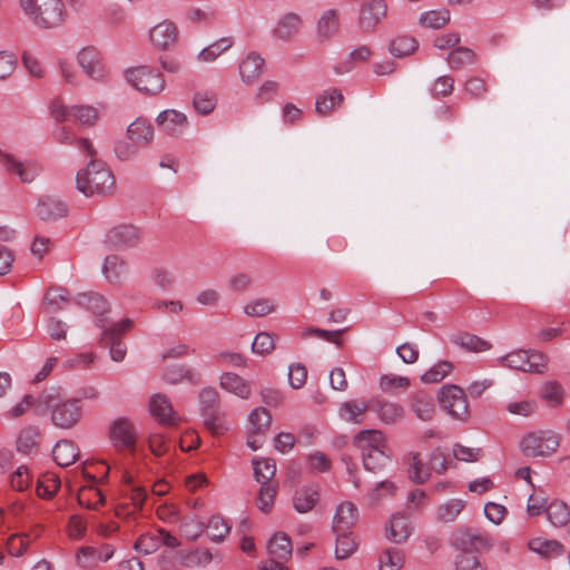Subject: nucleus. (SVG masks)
Instances as JSON below:
<instances>
[{
	"label": "nucleus",
	"instance_id": "obj_1",
	"mask_svg": "<svg viewBox=\"0 0 570 570\" xmlns=\"http://www.w3.org/2000/svg\"><path fill=\"white\" fill-rule=\"evenodd\" d=\"M77 189L87 197H108L116 190L111 169L101 159H90L76 176Z\"/></svg>",
	"mask_w": 570,
	"mask_h": 570
},
{
	"label": "nucleus",
	"instance_id": "obj_2",
	"mask_svg": "<svg viewBox=\"0 0 570 570\" xmlns=\"http://www.w3.org/2000/svg\"><path fill=\"white\" fill-rule=\"evenodd\" d=\"M353 445L361 452L366 471L377 473L390 462L391 454L384 434L379 430H362L353 439Z\"/></svg>",
	"mask_w": 570,
	"mask_h": 570
},
{
	"label": "nucleus",
	"instance_id": "obj_3",
	"mask_svg": "<svg viewBox=\"0 0 570 570\" xmlns=\"http://www.w3.org/2000/svg\"><path fill=\"white\" fill-rule=\"evenodd\" d=\"M19 4L26 17L40 29L58 28L67 17L61 0H19Z\"/></svg>",
	"mask_w": 570,
	"mask_h": 570
},
{
	"label": "nucleus",
	"instance_id": "obj_4",
	"mask_svg": "<svg viewBox=\"0 0 570 570\" xmlns=\"http://www.w3.org/2000/svg\"><path fill=\"white\" fill-rule=\"evenodd\" d=\"M38 403L43 411H51V422L60 429H71L81 417L79 400L62 401L59 393L55 390L40 393Z\"/></svg>",
	"mask_w": 570,
	"mask_h": 570
},
{
	"label": "nucleus",
	"instance_id": "obj_5",
	"mask_svg": "<svg viewBox=\"0 0 570 570\" xmlns=\"http://www.w3.org/2000/svg\"><path fill=\"white\" fill-rule=\"evenodd\" d=\"M560 436L551 431H538L525 434L520 441V449L525 456H548L557 451Z\"/></svg>",
	"mask_w": 570,
	"mask_h": 570
},
{
	"label": "nucleus",
	"instance_id": "obj_6",
	"mask_svg": "<svg viewBox=\"0 0 570 570\" xmlns=\"http://www.w3.org/2000/svg\"><path fill=\"white\" fill-rule=\"evenodd\" d=\"M125 76L132 87L146 95H157L165 87L163 75L148 66L129 68L126 70Z\"/></svg>",
	"mask_w": 570,
	"mask_h": 570
},
{
	"label": "nucleus",
	"instance_id": "obj_7",
	"mask_svg": "<svg viewBox=\"0 0 570 570\" xmlns=\"http://www.w3.org/2000/svg\"><path fill=\"white\" fill-rule=\"evenodd\" d=\"M441 407L453 419L466 421L470 411L469 402L464 390L458 385H444L439 391Z\"/></svg>",
	"mask_w": 570,
	"mask_h": 570
},
{
	"label": "nucleus",
	"instance_id": "obj_8",
	"mask_svg": "<svg viewBox=\"0 0 570 570\" xmlns=\"http://www.w3.org/2000/svg\"><path fill=\"white\" fill-rule=\"evenodd\" d=\"M453 546L465 552L489 551L493 547V539L489 533L479 529H458L452 538Z\"/></svg>",
	"mask_w": 570,
	"mask_h": 570
},
{
	"label": "nucleus",
	"instance_id": "obj_9",
	"mask_svg": "<svg viewBox=\"0 0 570 570\" xmlns=\"http://www.w3.org/2000/svg\"><path fill=\"white\" fill-rule=\"evenodd\" d=\"M131 326V321L129 318H125L118 323L111 324L109 327H106L100 337V345L104 347H109L110 357L115 362H121L126 356V346L121 342V336L129 330Z\"/></svg>",
	"mask_w": 570,
	"mask_h": 570
},
{
	"label": "nucleus",
	"instance_id": "obj_10",
	"mask_svg": "<svg viewBox=\"0 0 570 570\" xmlns=\"http://www.w3.org/2000/svg\"><path fill=\"white\" fill-rule=\"evenodd\" d=\"M0 165L8 174L17 175L24 184L31 183L42 169L35 160L20 161L13 155L3 151H0Z\"/></svg>",
	"mask_w": 570,
	"mask_h": 570
},
{
	"label": "nucleus",
	"instance_id": "obj_11",
	"mask_svg": "<svg viewBox=\"0 0 570 570\" xmlns=\"http://www.w3.org/2000/svg\"><path fill=\"white\" fill-rule=\"evenodd\" d=\"M384 0H370L362 4L358 16V27L365 35L374 33L377 26L386 16Z\"/></svg>",
	"mask_w": 570,
	"mask_h": 570
},
{
	"label": "nucleus",
	"instance_id": "obj_12",
	"mask_svg": "<svg viewBox=\"0 0 570 570\" xmlns=\"http://www.w3.org/2000/svg\"><path fill=\"white\" fill-rule=\"evenodd\" d=\"M78 63L83 72L94 80H104L107 76L102 56L95 47H86L80 50Z\"/></svg>",
	"mask_w": 570,
	"mask_h": 570
},
{
	"label": "nucleus",
	"instance_id": "obj_13",
	"mask_svg": "<svg viewBox=\"0 0 570 570\" xmlns=\"http://www.w3.org/2000/svg\"><path fill=\"white\" fill-rule=\"evenodd\" d=\"M140 239L139 230L132 225H119L106 235V243L115 248L132 247Z\"/></svg>",
	"mask_w": 570,
	"mask_h": 570
},
{
	"label": "nucleus",
	"instance_id": "obj_14",
	"mask_svg": "<svg viewBox=\"0 0 570 570\" xmlns=\"http://www.w3.org/2000/svg\"><path fill=\"white\" fill-rule=\"evenodd\" d=\"M110 440L115 446L134 449L136 444V430L134 424L124 417L116 420L109 431Z\"/></svg>",
	"mask_w": 570,
	"mask_h": 570
},
{
	"label": "nucleus",
	"instance_id": "obj_15",
	"mask_svg": "<svg viewBox=\"0 0 570 570\" xmlns=\"http://www.w3.org/2000/svg\"><path fill=\"white\" fill-rule=\"evenodd\" d=\"M357 520V508L350 501L342 502L336 508L332 529L334 533H348Z\"/></svg>",
	"mask_w": 570,
	"mask_h": 570
},
{
	"label": "nucleus",
	"instance_id": "obj_16",
	"mask_svg": "<svg viewBox=\"0 0 570 570\" xmlns=\"http://www.w3.org/2000/svg\"><path fill=\"white\" fill-rule=\"evenodd\" d=\"M538 358H543V355L538 352L529 354L528 351L519 350L501 357L500 362L502 365L513 370H520L523 372H539L537 368V363L534 362V360Z\"/></svg>",
	"mask_w": 570,
	"mask_h": 570
},
{
	"label": "nucleus",
	"instance_id": "obj_17",
	"mask_svg": "<svg viewBox=\"0 0 570 570\" xmlns=\"http://www.w3.org/2000/svg\"><path fill=\"white\" fill-rule=\"evenodd\" d=\"M77 303L91 311L97 317V325L106 328L107 320L104 317L109 312L110 306L102 295L96 292L81 293L77 296Z\"/></svg>",
	"mask_w": 570,
	"mask_h": 570
},
{
	"label": "nucleus",
	"instance_id": "obj_18",
	"mask_svg": "<svg viewBox=\"0 0 570 570\" xmlns=\"http://www.w3.org/2000/svg\"><path fill=\"white\" fill-rule=\"evenodd\" d=\"M149 411L163 425H175L179 420L169 399L164 394H155L150 397Z\"/></svg>",
	"mask_w": 570,
	"mask_h": 570
},
{
	"label": "nucleus",
	"instance_id": "obj_19",
	"mask_svg": "<svg viewBox=\"0 0 570 570\" xmlns=\"http://www.w3.org/2000/svg\"><path fill=\"white\" fill-rule=\"evenodd\" d=\"M321 498L317 484H306L298 488L293 495V507L298 513L312 511Z\"/></svg>",
	"mask_w": 570,
	"mask_h": 570
},
{
	"label": "nucleus",
	"instance_id": "obj_20",
	"mask_svg": "<svg viewBox=\"0 0 570 570\" xmlns=\"http://www.w3.org/2000/svg\"><path fill=\"white\" fill-rule=\"evenodd\" d=\"M156 121L157 125L169 136L183 134L188 125L187 117L183 112L174 109L161 111Z\"/></svg>",
	"mask_w": 570,
	"mask_h": 570
},
{
	"label": "nucleus",
	"instance_id": "obj_21",
	"mask_svg": "<svg viewBox=\"0 0 570 570\" xmlns=\"http://www.w3.org/2000/svg\"><path fill=\"white\" fill-rule=\"evenodd\" d=\"M371 411L375 412L377 417L385 424H394L403 419L405 410L395 402L383 399L372 400Z\"/></svg>",
	"mask_w": 570,
	"mask_h": 570
},
{
	"label": "nucleus",
	"instance_id": "obj_22",
	"mask_svg": "<svg viewBox=\"0 0 570 570\" xmlns=\"http://www.w3.org/2000/svg\"><path fill=\"white\" fill-rule=\"evenodd\" d=\"M149 36L155 46L167 49L177 41L178 30L173 22L163 21L150 30Z\"/></svg>",
	"mask_w": 570,
	"mask_h": 570
},
{
	"label": "nucleus",
	"instance_id": "obj_23",
	"mask_svg": "<svg viewBox=\"0 0 570 570\" xmlns=\"http://www.w3.org/2000/svg\"><path fill=\"white\" fill-rule=\"evenodd\" d=\"M36 213L42 220H52L67 216L68 208L61 200L47 196L39 200Z\"/></svg>",
	"mask_w": 570,
	"mask_h": 570
},
{
	"label": "nucleus",
	"instance_id": "obj_24",
	"mask_svg": "<svg viewBox=\"0 0 570 570\" xmlns=\"http://www.w3.org/2000/svg\"><path fill=\"white\" fill-rule=\"evenodd\" d=\"M127 136L139 147H146L154 139V127L146 119L137 118L128 126Z\"/></svg>",
	"mask_w": 570,
	"mask_h": 570
},
{
	"label": "nucleus",
	"instance_id": "obj_25",
	"mask_svg": "<svg viewBox=\"0 0 570 570\" xmlns=\"http://www.w3.org/2000/svg\"><path fill=\"white\" fill-rule=\"evenodd\" d=\"M410 406L415 416L422 421H431L435 414L433 397L423 391L412 395Z\"/></svg>",
	"mask_w": 570,
	"mask_h": 570
},
{
	"label": "nucleus",
	"instance_id": "obj_26",
	"mask_svg": "<svg viewBox=\"0 0 570 570\" xmlns=\"http://www.w3.org/2000/svg\"><path fill=\"white\" fill-rule=\"evenodd\" d=\"M371 401H347L341 404L338 414L346 422L363 423V415L371 410Z\"/></svg>",
	"mask_w": 570,
	"mask_h": 570
},
{
	"label": "nucleus",
	"instance_id": "obj_27",
	"mask_svg": "<svg viewBox=\"0 0 570 570\" xmlns=\"http://www.w3.org/2000/svg\"><path fill=\"white\" fill-rule=\"evenodd\" d=\"M80 455L78 446L70 440H60L52 450V456L60 466H69L75 463Z\"/></svg>",
	"mask_w": 570,
	"mask_h": 570
},
{
	"label": "nucleus",
	"instance_id": "obj_28",
	"mask_svg": "<svg viewBox=\"0 0 570 570\" xmlns=\"http://www.w3.org/2000/svg\"><path fill=\"white\" fill-rule=\"evenodd\" d=\"M528 547L532 552L547 559L557 558L564 553L563 546L553 539L533 538L528 542Z\"/></svg>",
	"mask_w": 570,
	"mask_h": 570
},
{
	"label": "nucleus",
	"instance_id": "obj_29",
	"mask_svg": "<svg viewBox=\"0 0 570 570\" xmlns=\"http://www.w3.org/2000/svg\"><path fill=\"white\" fill-rule=\"evenodd\" d=\"M264 67L265 60L256 52H252L239 63L240 77L245 82H253L262 75Z\"/></svg>",
	"mask_w": 570,
	"mask_h": 570
},
{
	"label": "nucleus",
	"instance_id": "obj_30",
	"mask_svg": "<svg viewBox=\"0 0 570 570\" xmlns=\"http://www.w3.org/2000/svg\"><path fill=\"white\" fill-rule=\"evenodd\" d=\"M267 551L272 558L288 560L293 553L291 538L284 532L275 533L268 541Z\"/></svg>",
	"mask_w": 570,
	"mask_h": 570
},
{
	"label": "nucleus",
	"instance_id": "obj_31",
	"mask_svg": "<svg viewBox=\"0 0 570 570\" xmlns=\"http://www.w3.org/2000/svg\"><path fill=\"white\" fill-rule=\"evenodd\" d=\"M220 386L224 390L239 396L240 399H248L252 393L249 383L246 382L238 374L232 372H226L222 374Z\"/></svg>",
	"mask_w": 570,
	"mask_h": 570
},
{
	"label": "nucleus",
	"instance_id": "obj_32",
	"mask_svg": "<svg viewBox=\"0 0 570 570\" xmlns=\"http://www.w3.org/2000/svg\"><path fill=\"white\" fill-rule=\"evenodd\" d=\"M302 26V20L298 14L289 12L283 16L276 28L274 29V36L281 40H288L294 37Z\"/></svg>",
	"mask_w": 570,
	"mask_h": 570
},
{
	"label": "nucleus",
	"instance_id": "obj_33",
	"mask_svg": "<svg viewBox=\"0 0 570 570\" xmlns=\"http://www.w3.org/2000/svg\"><path fill=\"white\" fill-rule=\"evenodd\" d=\"M40 432L37 426H27L18 435L17 450L23 454H32L39 450Z\"/></svg>",
	"mask_w": 570,
	"mask_h": 570
},
{
	"label": "nucleus",
	"instance_id": "obj_34",
	"mask_svg": "<svg viewBox=\"0 0 570 570\" xmlns=\"http://www.w3.org/2000/svg\"><path fill=\"white\" fill-rule=\"evenodd\" d=\"M343 94L341 90L333 88L320 95L315 102V110L321 116L330 115L336 106L343 102Z\"/></svg>",
	"mask_w": 570,
	"mask_h": 570
},
{
	"label": "nucleus",
	"instance_id": "obj_35",
	"mask_svg": "<svg viewBox=\"0 0 570 570\" xmlns=\"http://www.w3.org/2000/svg\"><path fill=\"white\" fill-rule=\"evenodd\" d=\"M340 30L338 11L335 9L326 10L317 23V33L323 39L335 36Z\"/></svg>",
	"mask_w": 570,
	"mask_h": 570
},
{
	"label": "nucleus",
	"instance_id": "obj_36",
	"mask_svg": "<svg viewBox=\"0 0 570 570\" xmlns=\"http://www.w3.org/2000/svg\"><path fill=\"white\" fill-rule=\"evenodd\" d=\"M410 463H409V478L415 484L425 483L431 474L430 469L425 465L421 459V454L419 452H413L409 454Z\"/></svg>",
	"mask_w": 570,
	"mask_h": 570
},
{
	"label": "nucleus",
	"instance_id": "obj_37",
	"mask_svg": "<svg viewBox=\"0 0 570 570\" xmlns=\"http://www.w3.org/2000/svg\"><path fill=\"white\" fill-rule=\"evenodd\" d=\"M452 341L455 345L474 353L484 352L491 347L488 341L470 333H460Z\"/></svg>",
	"mask_w": 570,
	"mask_h": 570
},
{
	"label": "nucleus",
	"instance_id": "obj_38",
	"mask_svg": "<svg viewBox=\"0 0 570 570\" xmlns=\"http://www.w3.org/2000/svg\"><path fill=\"white\" fill-rule=\"evenodd\" d=\"M410 535V527L407 519L402 514H394L390 520L387 528V538L395 542L401 543Z\"/></svg>",
	"mask_w": 570,
	"mask_h": 570
},
{
	"label": "nucleus",
	"instance_id": "obj_39",
	"mask_svg": "<svg viewBox=\"0 0 570 570\" xmlns=\"http://www.w3.org/2000/svg\"><path fill=\"white\" fill-rule=\"evenodd\" d=\"M419 42L410 36H397L391 40L389 50L394 57L403 58L415 52Z\"/></svg>",
	"mask_w": 570,
	"mask_h": 570
},
{
	"label": "nucleus",
	"instance_id": "obj_40",
	"mask_svg": "<svg viewBox=\"0 0 570 570\" xmlns=\"http://www.w3.org/2000/svg\"><path fill=\"white\" fill-rule=\"evenodd\" d=\"M476 55L468 47H458L448 55V63L453 70H460L475 62Z\"/></svg>",
	"mask_w": 570,
	"mask_h": 570
},
{
	"label": "nucleus",
	"instance_id": "obj_41",
	"mask_svg": "<svg viewBox=\"0 0 570 570\" xmlns=\"http://www.w3.org/2000/svg\"><path fill=\"white\" fill-rule=\"evenodd\" d=\"M254 476L261 483H274L273 478L276 472V464L273 459H254Z\"/></svg>",
	"mask_w": 570,
	"mask_h": 570
},
{
	"label": "nucleus",
	"instance_id": "obj_42",
	"mask_svg": "<svg viewBox=\"0 0 570 570\" xmlns=\"http://www.w3.org/2000/svg\"><path fill=\"white\" fill-rule=\"evenodd\" d=\"M102 271L110 283H118L127 273V266L117 255H111L106 257Z\"/></svg>",
	"mask_w": 570,
	"mask_h": 570
},
{
	"label": "nucleus",
	"instance_id": "obj_43",
	"mask_svg": "<svg viewBox=\"0 0 570 570\" xmlns=\"http://www.w3.org/2000/svg\"><path fill=\"white\" fill-rule=\"evenodd\" d=\"M546 513L554 527H563L570 521V509L561 501L551 502L546 508Z\"/></svg>",
	"mask_w": 570,
	"mask_h": 570
},
{
	"label": "nucleus",
	"instance_id": "obj_44",
	"mask_svg": "<svg viewBox=\"0 0 570 570\" xmlns=\"http://www.w3.org/2000/svg\"><path fill=\"white\" fill-rule=\"evenodd\" d=\"M277 489V482L261 484V489L256 498V504L264 513H269L272 511Z\"/></svg>",
	"mask_w": 570,
	"mask_h": 570
},
{
	"label": "nucleus",
	"instance_id": "obj_45",
	"mask_svg": "<svg viewBox=\"0 0 570 570\" xmlns=\"http://www.w3.org/2000/svg\"><path fill=\"white\" fill-rule=\"evenodd\" d=\"M208 538L214 542H222L230 531V524L220 515H212L205 525Z\"/></svg>",
	"mask_w": 570,
	"mask_h": 570
},
{
	"label": "nucleus",
	"instance_id": "obj_46",
	"mask_svg": "<svg viewBox=\"0 0 570 570\" xmlns=\"http://www.w3.org/2000/svg\"><path fill=\"white\" fill-rule=\"evenodd\" d=\"M271 422V413L265 407H256L249 413L252 434L265 433L269 429Z\"/></svg>",
	"mask_w": 570,
	"mask_h": 570
},
{
	"label": "nucleus",
	"instance_id": "obj_47",
	"mask_svg": "<svg viewBox=\"0 0 570 570\" xmlns=\"http://www.w3.org/2000/svg\"><path fill=\"white\" fill-rule=\"evenodd\" d=\"M336 534V547L335 558L344 560L351 557L358 547V542L352 537V532L348 533H335Z\"/></svg>",
	"mask_w": 570,
	"mask_h": 570
},
{
	"label": "nucleus",
	"instance_id": "obj_48",
	"mask_svg": "<svg viewBox=\"0 0 570 570\" xmlns=\"http://www.w3.org/2000/svg\"><path fill=\"white\" fill-rule=\"evenodd\" d=\"M69 301V292L63 287H50L45 295V305L48 312L55 313Z\"/></svg>",
	"mask_w": 570,
	"mask_h": 570
},
{
	"label": "nucleus",
	"instance_id": "obj_49",
	"mask_svg": "<svg viewBox=\"0 0 570 570\" xmlns=\"http://www.w3.org/2000/svg\"><path fill=\"white\" fill-rule=\"evenodd\" d=\"M380 570H400L404 564V554L400 549H387L380 556Z\"/></svg>",
	"mask_w": 570,
	"mask_h": 570
},
{
	"label": "nucleus",
	"instance_id": "obj_50",
	"mask_svg": "<svg viewBox=\"0 0 570 570\" xmlns=\"http://www.w3.org/2000/svg\"><path fill=\"white\" fill-rule=\"evenodd\" d=\"M234 43L232 37H225L219 39L218 41L212 43L210 46L204 48L198 57L203 61H214L217 57H219L223 52L228 50Z\"/></svg>",
	"mask_w": 570,
	"mask_h": 570
},
{
	"label": "nucleus",
	"instance_id": "obj_51",
	"mask_svg": "<svg viewBox=\"0 0 570 570\" xmlns=\"http://www.w3.org/2000/svg\"><path fill=\"white\" fill-rule=\"evenodd\" d=\"M450 21V12L446 9L432 10L420 17V23L428 28L439 29Z\"/></svg>",
	"mask_w": 570,
	"mask_h": 570
},
{
	"label": "nucleus",
	"instance_id": "obj_52",
	"mask_svg": "<svg viewBox=\"0 0 570 570\" xmlns=\"http://www.w3.org/2000/svg\"><path fill=\"white\" fill-rule=\"evenodd\" d=\"M70 115L82 126H92L98 119V111L91 106H73L70 108Z\"/></svg>",
	"mask_w": 570,
	"mask_h": 570
},
{
	"label": "nucleus",
	"instance_id": "obj_53",
	"mask_svg": "<svg viewBox=\"0 0 570 570\" xmlns=\"http://www.w3.org/2000/svg\"><path fill=\"white\" fill-rule=\"evenodd\" d=\"M453 370V365L449 361H440L429 371H426L421 380L424 383H438L441 382L446 375H449Z\"/></svg>",
	"mask_w": 570,
	"mask_h": 570
},
{
	"label": "nucleus",
	"instance_id": "obj_54",
	"mask_svg": "<svg viewBox=\"0 0 570 570\" xmlns=\"http://www.w3.org/2000/svg\"><path fill=\"white\" fill-rule=\"evenodd\" d=\"M60 488V480L51 473L43 474L37 484V494L40 498H51Z\"/></svg>",
	"mask_w": 570,
	"mask_h": 570
},
{
	"label": "nucleus",
	"instance_id": "obj_55",
	"mask_svg": "<svg viewBox=\"0 0 570 570\" xmlns=\"http://www.w3.org/2000/svg\"><path fill=\"white\" fill-rule=\"evenodd\" d=\"M217 104L216 95L212 91L197 92L194 96L193 105L200 115L210 114Z\"/></svg>",
	"mask_w": 570,
	"mask_h": 570
},
{
	"label": "nucleus",
	"instance_id": "obj_56",
	"mask_svg": "<svg viewBox=\"0 0 570 570\" xmlns=\"http://www.w3.org/2000/svg\"><path fill=\"white\" fill-rule=\"evenodd\" d=\"M464 508L462 500L452 499L438 509V519L443 522H452Z\"/></svg>",
	"mask_w": 570,
	"mask_h": 570
},
{
	"label": "nucleus",
	"instance_id": "obj_57",
	"mask_svg": "<svg viewBox=\"0 0 570 570\" xmlns=\"http://www.w3.org/2000/svg\"><path fill=\"white\" fill-rule=\"evenodd\" d=\"M275 335L267 332H261L254 338L252 351L259 355L271 354L275 348Z\"/></svg>",
	"mask_w": 570,
	"mask_h": 570
},
{
	"label": "nucleus",
	"instance_id": "obj_58",
	"mask_svg": "<svg viewBox=\"0 0 570 570\" xmlns=\"http://www.w3.org/2000/svg\"><path fill=\"white\" fill-rule=\"evenodd\" d=\"M540 395L549 405L558 406L563 400V389L557 382H548L542 386Z\"/></svg>",
	"mask_w": 570,
	"mask_h": 570
},
{
	"label": "nucleus",
	"instance_id": "obj_59",
	"mask_svg": "<svg viewBox=\"0 0 570 570\" xmlns=\"http://www.w3.org/2000/svg\"><path fill=\"white\" fill-rule=\"evenodd\" d=\"M163 377L169 384H178L184 380H188V381L193 382L194 373L189 367H187L185 365H175V366L168 367L165 371Z\"/></svg>",
	"mask_w": 570,
	"mask_h": 570
},
{
	"label": "nucleus",
	"instance_id": "obj_60",
	"mask_svg": "<svg viewBox=\"0 0 570 570\" xmlns=\"http://www.w3.org/2000/svg\"><path fill=\"white\" fill-rule=\"evenodd\" d=\"M78 502L88 509H96L98 504L105 502V497L97 488L81 489L78 494Z\"/></svg>",
	"mask_w": 570,
	"mask_h": 570
},
{
	"label": "nucleus",
	"instance_id": "obj_61",
	"mask_svg": "<svg viewBox=\"0 0 570 570\" xmlns=\"http://www.w3.org/2000/svg\"><path fill=\"white\" fill-rule=\"evenodd\" d=\"M160 547L158 535L153 533L141 534L135 542L134 549L142 554H150Z\"/></svg>",
	"mask_w": 570,
	"mask_h": 570
},
{
	"label": "nucleus",
	"instance_id": "obj_62",
	"mask_svg": "<svg viewBox=\"0 0 570 570\" xmlns=\"http://www.w3.org/2000/svg\"><path fill=\"white\" fill-rule=\"evenodd\" d=\"M275 306L266 298L256 299L244 307L245 314L254 317H263L274 312Z\"/></svg>",
	"mask_w": 570,
	"mask_h": 570
},
{
	"label": "nucleus",
	"instance_id": "obj_63",
	"mask_svg": "<svg viewBox=\"0 0 570 570\" xmlns=\"http://www.w3.org/2000/svg\"><path fill=\"white\" fill-rule=\"evenodd\" d=\"M205 524L195 519H185L180 523V531L188 540H197L204 532Z\"/></svg>",
	"mask_w": 570,
	"mask_h": 570
},
{
	"label": "nucleus",
	"instance_id": "obj_64",
	"mask_svg": "<svg viewBox=\"0 0 570 570\" xmlns=\"http://www.w3.org/2000/svg\"><path fill=\"white\" fill-rule=\"evenodd\" d=\"M455 568L456 570H487L476 556L465 551L458 556Z\"/></svg>",
	"mask_w": 570,
	"mask_h": 570
}]
</instances>
